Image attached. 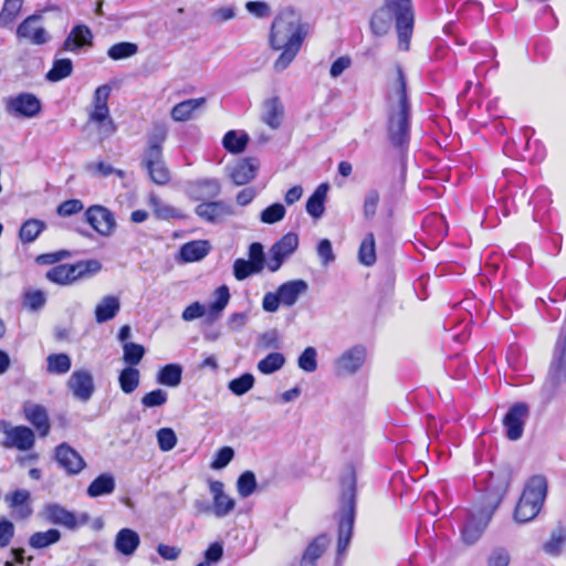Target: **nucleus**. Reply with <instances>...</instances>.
<instances>
[{
  "mask_svg": "<svg viewBox=\"0 0 566 566\" xmlns=\"http://www.w3.org/2000/svg\"><path fill=\"white\" fill-rule=\"evenodd\" d=\"M394 15L381 6L369 19V28L375 36H384L388 34L392 25Z\"/></svg>",
  "mask_w": 566,
  "mask_h": 566,
  "instance_id": "2f4dec72",
  "label": "nucleus"
},
{
  "mask_svg": "<svg viewBox=\"0 0 566 566\" xmlns=\"http://www.w3.org/2000/svg\"><path fill=\"white\" fill-rule=\"evenodd\" d=\"M6 501L13 510V516L18 520H27L33 513L30 504V492L28 490L18 489L7 494Z\"/></svg>",
  "mask_w": 566,
  "mask_h": 566,
  "instance_id": "5701e85b",
  "label": "nucleus"
},
{
  "mask_svg": "<svg viewBox=\"0 0 566 566\" xmlns=\"http://www.w3.org/2000/svg\"><path fill=\"white\" fill-rule=\"evenodd\" d=\"M285 364L283 354L274 352L266 355L258 363V370L263 375H271L280 370Z\"/></svg>",
  "mask_w": 566,
  "mask_h": 566,
  "instance_id": "a18cd8bd",
  "label": "nucleus"
},
{
  "mask_svg": "<svg viewBox=\"0 0 566 566\" xmlns=\"http://www.w3.org/2000/svg\"><path fill=\"white\" fill-rule=\"evenodd\" d=\"M297 366L305 373H314L317 369V352L314 347H306L297 358Z\"/></svg>",
  "mask_w": 566,
  "mask_h": 566,
  "instance_id": "5fc2aeb1",
  "label": "nucleus"
},
{
  "mask_svg": "<svg viewBox=\"0 0 566 566\" xmlns=\"http://www.w3.org/2000/svg\"><path fill=\"white\" fill-rule=\"evenodd\" d=\"M547 496V480L542 474L531 476L523 489L514 510L517 523L533 521L541 512Z\"/></svg>",
  "mask_w": 566,
  "mask_h": 566,
  "instance_id": "20e7f679",
  "label": "nucleus"
},
{
  "mask_svg": "<svg viewBox=\"0 0 566 566\" xmlns=\"http://www.w3.org/2000/svg\"><path fill=\"white\" fill-rule=\"evenodd\" d=\"M45 229V223L38 219H29L20 228L19 238L23 243L33 242Z\"/></svg>",
  "mask_w": 566,
  "mask_h": 566,
  "instance_id": "c03bdc74",
  "label": "nucleus"
},
{
  "mask_svg": "<svg viewBox=\"0 0 566 566\" xmlns=\"http://www.w3.org/2000/svg\"><path fill=\"white\" fill-rule=\"evenodd\" d=\"M284 118V106L279 96L263 102L262 122L272 129H277Z\"/></svg>",
  "mask_w": 566,
  "mask_h": 566,
  "instance_id": "c85d7f7f",
  "label": "nucleus"
},
{
  "mask_svg": "<svg viewBox=\"0 0 566 566\" xmlns=\"http://www.w3.org/2000/svg\"><path fill=\"white\" fill-rule=\"evenodd\" d=\"M395 18L398 46L408 51L413 31L415 14L411 0H384L382 4Z\"/></svg>",
  "mask_w": 566,
  "mask_h": 566,
  "instance_id": "0eeeda50",
  "label": "nucleus"
},
{
  "mask_svg": "<svg viewBox=\"0 0 566 566\" xmlns=\"http://www.w3.org/2000/svg\"><path fill=\"white\" fill-rule=\"evenodd\" d=\"M182 379V367L179 364H167L161 367L156 376V381L159 385L167 387H177Z\"/></svg>",
  "mask_w": 566,
  "mask_h": 566,
  "instance_id": "c9c22d12",
  "label": "nucleus"
},
{
  "mask_svg": "<svg viewBox=\"0 0 566 566\" xmlns=\"http://www.w3.org/2000/svg\"><path fill=\"white\" fill-rule=\"evenodd\" d=\"M308 31V24L302 20L301 13L292 7L282 9L275 15L269 33L270 48L274 51H281L273 63L275 72H283L290 66L298 54Z\"/></svg>",
  "mask_w": 566,
  "mask_h": 566,
  "instance_id": "f257e3e1",
  "label": "nucleus"
},
{
  "mask_svg": "<svg viewBox=\"0 0 566 566\" xmlns=\"http://www.w3.org/2000/svg\"><path fill=\"white\" fill-rule=\"evenodd\" d=\"M25 419L33 424L41 437H46L50 432V421L46 409L38 403L27 402L23 406Z\"/></svg>",
  "mask_w": 566,
  "mask_h": 566,
  "instance_id": "393cba45",
  "label": "nucleus"
},
{
  "mask_svg": "<svg viewBox=\"0 0 566 566\" xmlns=\"http://www.w3.org/2000/svg\"><path fill=\"white\" fill-rule=\"evenodd\" d=\"M358 260L364 265H371L376 262L375 238L373 233L365 235L360 242Z\"/></svg>",
  "mask_w": 566,
  "mask_h": 566,
  "instance_id": "de8ad7c7",
  "label": "nucleus"
},
{
  "mask_svg": "<svg viewBox=\"0 0 566 566\" xmlns=\"http://www.w3.org/2000/svg\"><path fill=\"white\" fill-rule=\"evenodd\" d=\"M285 213L286 210L284 206L282 203L275 202L262 210L260 213V220L265 224H273L283 220Z\"/></svg>",
  "mask_w": 566,
  "mask_h": 566,
  "instance_id": "864d4df0",
  "label": "nucleus"
},
{
  "mask_svg": "<svg viewBox=\"0 0 566 566\" xmlns=\"http://www.w3.org/2000/svg\"><path fill=\"white\" fill-rule=\"evenodd\" d=\"M206 97L190 98L176 104L170 112V116L175 122L189 120L197 109L206 105Z\"/></svg>",
  "mask_w": 566,
  "mask_h": 566,
  "instance_id": "c756f323",
  "label": "nucleus"
},
{
  "mask_svg": "<svg viewBox=\"0 0 566 566\" xmlns=\"http://www.w3.org/2000/svg\"><path fill=\"white\" fill-rule=\"evenodd\" d=\"M112 87L108 84L98 86L94 92L93 109L90 112L88 117L91 122L102 124V129L105 135L109 136L115 132V124L109 118L108 98Z\"/></svg>",
  "mask_w": 566,
  "mask_h": 566,
  "instance_id": "9b49d317",
  "label": "nucleus"
},
{
  "mask_svg": "<svg viewBox=\"0 0 566 566\" xmlns=\"http://www.w3.org/2000/svg\"><path fill=\"white\" fill-rule=\"evenodd\" d=\"M93 34L88 27L84 24L75 25L70 34L64 40L62 48L59 52L71 51L74 52L82 46L92 44Z\"/></svg>",
  "mask_w": 566,
  "mask_h": 566,
  "instance_id": "cd10ccee",
  "label": "nucleus"
},
{
  "mask_svg": "<svg viewBox=\"0 0 566 566\" xmlns=\"http://www.w3.org/2000/svg\"><path fill=\"white\" fill-rule=\"evenodd\" d=\"M157 442L161 451L168 452L177 444V436L170 428H161L157 431Z\"/></svg>",
  "mask_w": 566,
  "mask_h": 566,
  "instance_id": "052dcab7",
  "label": "nucleus"
},
{
  "mask_svg": "<svg viewBox=\"0 0 566 566\" xmlns=\"http://www.w3.org/2000/svg\"><path fill=\"white\" fill-rule=\"evenodd\" d=\"M85 220L102 237H111L117 226L114 213L99 205L91 206L85 211Z\"/></svg>",
  "mask_w": 566,
  "mask_h": 566,
  "instance_id": "ddd939ff",
  "label": "nucleus"
},
{
  "mask_svg": "<svg viewBox=\"0 0 566 566\" xmlns=\"http://www.w3.org/2000/svg\"><path fill=\"white\" fill-rule=\"evenodd\" d=\"M0 431L6 436L1 442L6 449L29 451L35 444V434L29 427L12 426L9 421L0 419Z\"/></svg>",
  "mask_w": 566,
  "mask_h": 566,
  "instance_id": "9d476101",
  "label": "nucleus"
},
{
  "mask_svg": "<svg viewBox=\"0 0 566 566\" xmlns=\"http://www.w3.org/2000/svg\"><path fill=\"white\" fill-rule=\"evenodd\" d=\"M120 303L118 297L107 295L103 297L95 307V319L97 323H105L114 318L119 312Z\"/></svg>",
  "mask_w": 566,
  "mask_h": 566,
  "instance_id": "473e14b6",
  "label": "nucleus"
},
{
  "mask_svg": "<svg viewBox=\"0 0 566 566\" xmlns=\"http://www.w3.org/2000/svg\"><path fill=\"white\" fill-rule=\"evenodd\" d=\"M150 179L157 185H165L170 179V174L163 159L161 149H146L142 159Z\"/></svg>",
  "mask_w": 566,
  "mask_h": 566,
  "instance_id": "aec40b11",
  "label": "nucleus"
},
{
  "mask_svg": "<svg viewBox=\"0 0 566 566\" xmlns=\"http://www.w3.org/2000/svg\"><path fill=\"white\" fill-rule=\"evenodd\" d=\"M528 415L530 408L524 402H516L509 409L503 419V424L506 430V437L511 441L522 438Z\"/></svg>",
  "mask_w": 566,
  "mask_h": 566,
  "instance_id": "dca6fc26",
  "label": "nucleus"
},
{
  "mask_svg": "<svg viewBox=\"0 0 566 566\" xmlns=\"http://www.w3.org/2000/svg\"><path fill=\"white\" fill-rule=\"evenodd\" d=\"M367 358V348L355 345L343 352L334 361V373L337 377L352 376L358 373Z\"/></svg>",
  "mask_w": 566,
  "mask_h": 566,
  "instance_id": "f8f14e48",
  "label": "nucleus"
},
{
  "mask_svg": "<svg viewBox=\"0 0 566 566\" xmlns=\"http://www.w3.org/2000/svg\"><path fill=\"white\" fill-rule=\"evenodd\" d=\"M510 486V474L500 472L491 475L489 489L493 491L488 506H483L475 512H471L468 521L461 531L462 541L467 545H472L481 537L490 523L494 511L506 494Z\"/></svg>",
  "mask_w": 566,
  "mask_h": 566,
  "instance_id": "7ed1b4c3",
  "label": "nucleus"
},
{
  "mask_svg": "<svg viewBox=\"0 0 566 566\" xmlns=\"http://www.w3.org/2000/svg\"><path fill=\"white\" fill-rule=\"evenodd\" d=\"M328 188L327 184H321L306 201V211L314 219H319L324 214Z\"/></svg>",
  "mask_w": 566,
  "mask_h": 566,
  "instance_id": "f704fd0d",
  "label": "nucleus"
},
{
  "mask_svg": "<svg viewBox=\"0 0 566 566\" xmlns=\"http://www.w3.org/2000/svg\"><path fill=\"white\" fill-rule=\"evenodd\" d=\"M356 507V481L353 474L342 480L340 517L338 522L337 555H343L353 536Z\"/></svg>",
  "mask_w": 566,
  "mask_h": 566,
  "instance_id": "39448f33",
  "label": "nucleus"
},
{
  "mask_svg": "<svg viewBox=\"0 0 566 566\" xmlns=\"http://www.w3.org/2000/svg\"><path fill=\"white\" fill-rule=\"evenodd\" d=\"M195 213L203 221L212 224L222 223L234 213L233 207L222 200L203 201L195 208Z\"/></svg>",
  "mask_w": 566,
  "mask_h": 566,
  "instance_id": "6ab92c4d",
  "label": "nucleus"
},
{
  "mask_svg": "<svg viewBox=\"0 0 566 566\" xmlns=\"http://www.w3.org/2000/svg\"><path fill=\"white\" fill-rule=\"evenodd\" d=\"M191 197L197 201L213 199L221 192V185L216 178H201L189 185Z\"/></svg>",
  "mask_w": 566,
  "mask_h": 566,
  "instance_id": "b1692460",
  "label": "nucleus"
},
{
  "mask_svg": "<svg viewBox=\"0 0 566 566\" xmlns=\"http://www.w3.org/2000/svg\"><path fill=\"white\" fill-rule=\"evenodd\" d=\"M60 538V531L51 528L46 532H35L34 534H32L31 537L29 538V544L34 549H41L59 542Z\"/></svg>",
  "mask_w": 566,
  "mask_h": 566,
  "instance_id": "37998d69",
  "label": "nucleus"
},
{
  "mask_svg": "<svg viewBox=\"0 0 566 566\" xmlns=\"http://www.w3.org/2000/svg\"><path fill=\"white\" fill-rule=\"evenodd\" d=\"M115 490V480L111 474H101L92 481L87 488V494L91 497H98L113 493Z\"/></svg>",
  "mask_w": 566,
  "mask_h": 566,
  "instance_id": "4c0bfd02",
  "label": "nucleus"
},
{
  "mask_svg": "<svg viewBox=\"0 0 566 566\" xmlns=\"http://www.w3.org/2000/svg\"><path fill=\"white\" fill-rule=\"evenodd\" d=\"M46 297L40 290H27L23 293V306L30 311H38L44 306Z\"/></svg>",
  "mask_w": 566,
  "mask_h": 566,
  "instance_id": "13d9d810",
  "label": "nucleus"
},
{
  "mask_svg": "<svg viewBox=\"0 0 566 566\" xmlns=\"http://www.w3.org/2000/svg\"><path fill=\"white\" fill-rule=\"evenodd\" d=\"M254 376L250 373H245L238 378L229 381L228 388L235 396H243L254 386Z\"/></svg>",
  "mask_w": 566,
  "mask_h": 566,
  "instance_id": "8fccbe9b",
  "label": "nucleus"
},
{
  "mask_svg": "<svg viewBox=\"0 0 566 566\" xmlns=\"http://www.w3.org/2000/svg\"><path fill=\"white\" fill-rule=\"evenodd\" d=\"M7 111L14 116L32 118L40 113L41 102L32 93H20L8 98Z\"/></svg>",
  "mask_w": 566,
  "mask_h": 566,
  "instance_id": "a211bd4d",
  "label": "nucleus"
},
{
  "mask_svg": "<svg viewBox=\"0 0 566 566\" xmlns=\"http://www.w3.org/2000/svg\"><path fill=\"white\" fill-rule=\"evenodd\" d=\"M55 460L71 475L78 474L86 465L81 454L65 442L55 448Z\"/></svg>",
  "mask_w": 566,
  "mask_h": 566,
  "instance_id": "4be33fe9",
  "label": "nucleus"
},
{
  "mask_svg": "<svg viewBox=\"0 0 566 566\" xmlns=\"http://www.w3.org/2000/svg\"><path fill=\"white\" fill-rule=\"evenodd\" d=\"M211 245L207 240L190 241L181 245L179 255L184 262H197L208 254Z\"/></svg>",
  "mask_w": 566,
  "mask_h": 566,
  "instance_id": "7c9ffc66",
  "label": "nucleus"
},
{
  "mask_svg": "<svg viewBox=\"0 0 566 566\" xmlns=\"http://www.w3.org/2000/svg\"><path fill=\"white\" fill-rule=\"evenodd\" d=\"M398 104L392 109L388 120V136L391 144L402 147L409 140L410 108L407 97L406 78L401 69H398Z\"/></svg>",
  "mask_w": 566,
  "mask_h": 566,
  "instance_id": "423d86ee",
  "label": "nucleus"
},
{
  "mask_svg": "<svg viewBox=\"0 0 566 566\" xmlns=\"http://www.w3.org/2000/svg\"><path fill=\"white\" fill-rule=\"evenodd\" d=\"M553 366L556 368L558 375L566 380V322L560 329L555 345Z\"/></svg>",
  "mask_w": 566,
  "mask_h": 566,
  "instance_id": "e433bc0d",
  "label": "nucleus"
},
{
  "mask_svg": "<svg viewBox=\"0 0 566 566\" xmlns=\"http://www.w3.org/2000/svg\"><path fill=\"white\" fill-rule=\"evenodd\" d=\"M566 545V527L562 524L556 525L549 538L543 544V551L551 556H558L562 554Z\"/></svg>",
  "mask_w": 566,
  "mask_h": 566,
  "instance_id": "72a5a7b5",
  "label": "nucleus"
},
{
  "mask_svg": "<svg viewBox=\"0 0 566 566\" xmlns=\"http://www.w3.org/2000/svg\"><path fill=\"white\" fill-rule=\"evenodd\" d=\"M379 202V192L375 189L369 190L364 200V216L369 219L376 214Z\"/></svg>",
  "mask_w": 566,
  "mask_h": 566,
  "instance_id": "69168bd1",
  "label": "nucleus"
},
{
  "mask_svg": "<svg viewBox=\"0 0 566 566\" xmlns=\"http://www.w3.org/2000/svg\"><path fill=\"white\" fill-rule=\"evenodd\" d=\"M123 352V359L130 367L139 364L145 355V348L136 343H124Z\"/></svg>",
  "mask_w": 566,
  "mask_h": 566,
  "instance_id": "6e6d98bb",
  "label": "nucleus"
},
{
  "mask_svg": "<svg viewBox=\"0 0 566 566\" xmlns=\"http://www.w3.org/2000/svg\"><path fill=\"white\" fill-rule=\"evenodd\" d=\"M256 489V479L252 471H244L237 481V490L241 497H249Z\"/></svg>",
  "mask_w": 566,
  "mask_h": 566,
  "instance_id": "603ef678",
  "label": "nucleus"
},
{
  "mask_svg": "<svg viewBox=\"0 0 566 566\" xmlns=\"http://www.w3.org/2000/svg\"><path fill=\"white\" fill-rule=\"evenodd\" d=\"M167 127L164 124H155L153 130L148 137V147L147 149H161V144L166 140L167 137Z\"/></svg>",
  "mask_w": 566,
  "mask_h": 566,
  "instance_id": "e2e57ef3",
  "label": "nucleus"
},
{
  "mask_svg": "<svg viewBox=\"0 0 566 566\" xmlns=\"http://www.w3.org/2000/svg\"><path fill=\"white\" fill-rule=\"evenodd\" d=\"M42 14L34 13L27 17L17 28V38L27 40L33 45H43L51 39L48 31L40 25Z\"/></svg>",
  "mask_w": 566,
  "mask_h": 566,
  "instance_id": "4468645a",
  "label": "nucleus"
},
{
  "mask_svg": "<svg viewBox=\"0 0 566 566\" xmlns=\"http://www.w3.org/2000/svg\"><path fill=\"white\" fill-rule=\"evenodd\" d=\"M138 51V46L135 43L132 42H119L114 45H112L108 51L107 55L109 59L114 61L123 60L130 57L135 55Z\"/></svg>",
  "mask_w": 566,
  "mask_h": 566,
  "instance_id": "3c124183",
  "label": "nucleus"
},
{
  "mask_svg": "<svg viewBox=\"0 0 566 566\" xmlns=\"http://www.w3.org/2000/svg\"><path fill=\"white\" fill-rule=\"evenodd\" d=\"M24 0H4L0 11V28H9L19 17Z\"/></svg>",
  "mask_w": 566,
  "mask_h": 566,
  "instance_id": "58836bf2",
  "label": "nucleus"
},
{
  "mask_svg": "<svg viewBox=\"0 0 566 566\" xmlns=\"http://www.w3.org/2000/svg\"><path fill=\"white\" fill-rule=\"evenodd\" d=\"M331 539L326 534H319L313 538L305 548L300 566H316V562L329 546Z\"/></svg>",
  "mask_w": 566,
  "mask_h": 566,
  "instance_id": "bb28decb",
  "label": "nucleus"
},
{
  "mask_svg": "<svg viewBox=\"0 0 566 566\" xmlns=\"http://www.w3.org/2000/svg\"><path fill=\"white\" fill-rule=\"evenodd\" d=\"M72 72L73 62L70 59H54L52 69L45 74V78L55 83L69 77Z\"/></svg>",
  "mask_w": 566,
  "mask_h": 566,
  "instance_id": "a19ab883",
  "label": "nucleus"
},
{
  "mask_svg": "<svg viewBox=\"0 0 566 566\" xmlns=\"http://www.w3.org/2000/svg\"><path fill=\"white\" fill-rule=\"evenodd\" d=\"M45 515L49 522L72 531L86 525L90 521V515L87 513L76 515L62 505L55 503L45 506Z\"/></svg>",
  "mask_w": 566,
  "mask_h": 566,
  "instance_id": "2eb2a0df",
  "label": "nucleus"
},
{
  "mask_svg": "<svg viewBox=\"0 0 566 566\" xmlns=\"http://www.w3.org/2000/svg\"><path fill=\"white\" fill-rule=\"evenodd\" d=\"M168 401V394L163 389H155L142 397V405L145 408L161 407Z\"/></svg>",
  "mask_w": 566,
  "mask_h": 566,
  "instance_id": "bf43d9fd",
  "label": "nucleus"
},
{
  "mask_svg": "<svg viewBox=\"0 0 566 566\" xmlns=\"http://www.w3.org/2000/svg\"><path fill=\"white\" fill-rule=\"evenodd\" d=\"M234 455V452L232 448L230 447H223L218 452L217 455L211 464L212 469L219 470L223 469L229 464V462L232 460Z\"/></svg>",
  "mask_w": 566,
  "mask_h": 566,
  "instance_id": "774afa93",
  "label": "nucleus"
},
{
  "mask_svg": "<svg viewBox=\"0 0 566 566\" xmlns=\"http://www.w3.org/2000/svg\"><path fill=\"white\" fill-rule=\"evenodd\" d=\"M72 367L71 357L67 354H50L46 357V371L52 375H64Z\"/></svg>",
  "mask_w": 566,
  "mask_h": 566,
  "instance_id": "ea45409f",
  "label": "nucleus"
},
{
  "mask_svg": "<svg viewBox=\"0 0 566 566\" xmlns=\"http://www.w3.org/2000/svg\"><path fill=\"white\" fill-rule=\"evenodd\" d=\"M140 544L138 533L132 528H122L117 532L114 548L124 556H133Z\"/></svg>",
  "mask_w": 566,
  "mask_h": 566,
  "instance_id": "a878e982",
  "label": "nucleus"
},
{
  "mask_svg": "<svg viewBox=\"0 0 566 566\" xmlns=\"http://www.w3.org/2000/svg\"><path fill=\"white\" fill-rule=\"evenodd\" d=\"M259 169V161L255 158H240L232 165L227 166V172L232 182L243 186L252 181Z\"/></svg>",
  "mask_w": 566,
  "mask_h": 566,
  "instance_id": "412c9836",
  "label": "nucleus"
},
{
  "mask_svg": "<svg viewBox=\"0 0 566 566\" xmlns=\"http://www.w3.org/2000/svg\"><path fill=\"white\" fill-rule=\"evenodd\" d=\"M140 374L134 367L124 368L118 377L120 389L125 394H132L139 386Z\"/></svg>",
  "mask_w": 566,
  "mask_h": 566,
  "instance_id": "49530a36",
  "label": "nucleus"
},
{
  "mask_svg": "<svg viewBox=\"0 0 566 566\" xmlns=\"http://www.w3.org/2000/svg\"><path fill=\"white\" fill-rule=\"evenodd\" d=\"M84 206L83 202L78 199H71L62 202L57 209L56 212L61 217H70L73 216L81 210H83Z\"/></svg>",
  "mask_w": 566,
  "mask_h": 566,
  "instance_id": "338daca9",
  "label": "nucleus"
},
{
  "mask_svg": "<svg viewBox=\"0 0 566 566\" xmlns=\"http://www.w3.org/2000/svg\"><path fill=\"white\" fill-rule=\"evenodd\" d=\"M66 387L75 399L83 402L88 401L95 391L92 373L84 368L74 370L66 382Z\"/></svg>",
  "mask_w": 566,
  "mask_h": 566,
  "instance_id": "f3484780",
  "label": "nucleus"
},
{
  "mask_svg": "<svg viewBox=\"0 0 566 566\" xmlns=\"http://www.w3.org/2000/svg\"><path fill=\"white\" fill-rule=\"evenodd\" d=\"M72 256L69 250L44 253L36 256L35 262L41 265H52Z\"/></svg>",
  "mask_w": 566,
  "mask_h": 566,
  "instance_id": "0e129e2a",
  "label": "nucleus"
},
{
  "mask_svg": "<svg viewBox=\"0 0 566 566\" xmlns=\"http://www.w3.org/2000/svg\"><path fill=\"white\" fill-rule=\"evenodd\" d=\"M102 263L96 259L83 260L73 264H59L49 270L45 277L53 283H72L88 280L99 272Z\"/></svg>",
  "mask_w": 566,
  "mask_h": 566,
  "instance_id": "6e6552de",
  "label": "nucleus"
},
{
  "mask_svg": "<svg viewBox=\"0 0 566 566\" xmlns=\"http://www.w3.org/2000/svg\"><path fill=\"white\" fill-rule=\"evenodd\" d=\"M308 285H280L277 293L281 303L285 306H292L296 303L297 298L304 294Z\"/></svg>",
  "mask_w": 566,
  "mask_h": 566,
  "instance_id": "09e8293b",
  "label": "nucleus"
},
{
  "mask_svg": "<svg viewBox=\"0 0 566 566\" xmlns=\"http://www.w3.org/2000/svg\"><path fill=\"white\" fill-rule=\"evenodd\" d=\"M249 142V136L247 133H238L235 130H229L222 140L223 147L232 154L242 153Z\"/></svg>",
  "mask_w": 566,
  "mask_h": 566,
  "instance_id": "79ce46f5",
  "label": "nucleus"
},
{
  "mask_svg": "<svg viewBox=\"0 0 566 566\" xmlns=\"http://www.w3.org/2000/svg\"><path fill=\"white\" fill-rule=\"evenodd\" d=\"M149 206L153 208V211L158 219L168 220L170 218L178 217V212L174 207L161 202V200L155 195L149 197Z\"/></svg>",
  "mask_w": 566,
  "mask_h": 566,
  "instance_id": "4d7b16f0",
  "label": "nucleus"
},
{
  "mask_svg": "<svg viewBox=\"0 0 566 566\" xmlns=\"http://www.w3.org/2000/svg\"><path fill=\"white\" fill-rule=\"evenodd\" d=\"M298 245V237L295 233H286L276 241L265 254L260 242H253L249 247L248 260L238 259L233 264L237 280L242 281L253 274L261 273L264 269L276 272L283 262L291 256Z\"/></svg>",
  "mask_w": 566,
  "mask_h": 566,
  "instance_id": "f03ea898",
  "label": "nucleus"
},
{
  "mask_svg": "<svg viewBox=\"0 0 566 566\" xmlns=\"http://www.w3.org/2000/svg\"><path fill=\"white\" fill-rule=\"evenodd\" d=\"M234 500L227 494H223L213 499L212 511L217 517H224L234 509Z\"/></svg>",
  "mask_w": 566,
  "mask_h": 566,
  "instance_id": "680f3d73",
  "label": "nucleus"
},
{
  "mask_svg": "<svg viewBox=\"0 0 566 566\" xmlns=\"http://www.w3.org/2000/svg\"><path fill=\"white\" fill-rule=\"evenodd\" d=\"M230 300V292L227 285H220L214 291V301L206 307L199 302H193L188 305L182 312V319L186 322L193 321L207 315L209 322L218 319L226 308Z\"/></svg>",
  "mask_w": 566,
  "mask_h": 566,
  "instance_id": "1a4fd4ad",
  "label": "nucleus"
}]
</instances>
